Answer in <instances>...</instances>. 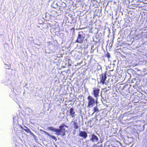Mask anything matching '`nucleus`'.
Listing matches in <instances>:
<instances>
[{"label":"nucleus","instance_id":"9b49d317","mask_svg":"<svg viewBox=\"0 0 147 147\" xmlns=\"http://www.w3.org/2000/svg\"><path fill=\"white\" fill-rule=\"evenodd\" d=\"M74 128L75 129H78L79 128V126L78 125V123L76 122L75 121H74Z\"/></svg>","mask_w":147,"mask_h":147},{"label":"nucleus","instance_id":"f8f14e48","mask_svg":"<svg viewBox=\"0 0 147 147\" xmlns=\"http://www.w3.org/2000/svg\"><path fill=\"white\" fill-rule=\"evenodd\" d=\"M92 11H95V12L94 13V17L93 18L94 19V18L96 17V16H97V15L96 14V12H99V10L98 9H93L92 10Z\"/></svg>","mask_w":147,"mask_h":147},{"label":"nucleus","instance_id":"4be33fe9","mask_svg":"<svg viewBox=\"0 0 147 147\" xmlns=\"http://www.w3.org/2000/svg\"><path fill=\"white\" fill-rule=\"evenodd\" d=\"M55 147H58L57 145H55Z\"/></svg>","mask_w":147,"mask_h":147},{"label":"nucleus","instance_id":"6ab92c4d","mask_svg":"<svg viewBox=\"0 0 147 147\" xmlns=\"http://www.w3.org/2000/svg\"><path fill=\"white\" fill-rule=\"evenodd\" d=\"M98 42V41H95L94 39H93V41L92 40V44H95V43H97Z\"/></svg>","mask_w":147,"mask_h":147},{"label":"nucleus","instance_id":"423d86ee","mask_svg":"<svg viewBox=\"0 0 147 147\" xmlns=\"http://www.w3.org/2000/svg\"><path fill=\"white\" fill-rule=\"evenodd\" d=\"M25 127L26 128V129H24V131H25L26 132L28 133H29L30 134L32 135L33 136L34 138H36V136L31 131L29 128H28L26 126H25Z\"/></svg>","mask_w":147,"mask_h":147},{"label":"nucleus","instance_id":"a211bd4d","mask_svg":"<svg viewBox=\"0 0 147 147\" xmlns=\"http://www.w3.org/2000/svg\"><path fill=\"white\" fill-rule=\"evenodd\" d=\"M92 106H94L95 104V100L92 98Z\"/></svg>","mask_w":147,"mask_h":147},{"label":"nucleus","instance_id":"393cba45","mask_svg":"<svg viewBox=\"0 0 147 147\" xmlns=\"http://www.w3.org/2000/svg\"><path fill=\"white\" fill-rule=\"evenodd\" d=\"M140 70L139 69H138V71H139Z\"/></svg>","mask_w":147,"mask_h":147},{"label":"nucleus","instance_id":"aec40b11","mask_svg":"<svg viewBox=\"0 0 147 147\" xmlns=\"http://www.w3.org/2000/svg\"><path fill=\"white\" fill-rule=\"evenodd\" d=\"M96 20L94 22V23L93 24H92V26H94V25H96Z\"/></svg>","mask_w":147,"mask_h":147},{"label":"nucleus","instance_id":"6e6552de","mask_svg":"<svg viewBox=\"0 0 147 147\" xmlns=\"http://www.w3.org/2000/svg\"><path fill=\"white\" fill-rule=\"evenodd\" d=\"M44 132L46 134L49 136L52 139L55 140V141H56L57 140V138L55 136H52L49 133L46 131H44Z\"/></svg>","mask_w":147,"mask_h":147},{"label":"nucleus","instance_id":"0eeeda50","mask_svg":"<svg viewBox=\"0 0 147 147\" xmlns=\"http://www.w3.org/2000/svg\"><path fill=\"white\" fill-rule=\"evenodd\" d=\"M107 78V76L105 74H102L101 75V79L100 81L102 83H104L105 82V81L106 80Z\"/></svg>","mask_w":147,"mask_h":147},{"label":"nucleus","instance_id":"7ed1b4c3","mask_svg":"<svg viewBox=\"0 0 147 147\" xmlns=\"http://www.w3.org/2000/svg\"><path fill=\"white\" fill-rule=\"evenodd\" d=\"M98 141V138L97 137L94 135V134H92V142H98L96 144L94 143V145L92 146V147H102V144H99Z\"/></svg>","mask_w":147,"mask_h":147},{"label":"nucleus","instance_id":"f3484780","mask_svg":"<svg viewBox=\"0 0 147 147\" xmlns=\"http://www.w3.org/2000/svg\"><path fill=\"white\" fill-rule=\"evenodd\" d=\"M97 3V2L96 1H95V0H92V4H93V5H92V7L94 6V4H96Z\"/></svg>","mask_w":147,"mask_h":147},{"label":"nucleus","instance_id":"2eb2a0df","mask_svg":"<svg viewBox=\"0 0 147 147\" xmlns=\"http://www.w3.org/2000/svg\"><path fill=\"white\" fill-rule=\"evenodd\" d=\"M111 88V86H108V87L106 86L105 88V89H106L107 90H109Z\"/></svg>","mask_w":147,"mask_h":147},{"label":"nucleus","instance_id":"ddd939ff","mask_svg":"<svg viewBox=\"0 0 147 147\" xmlns=\"http://www.w3.org/2000/svg\"><path fill=\"white\" fill-rule=\"evenodd\" d=\"M96 102V105L95 107H94L93 109V110L94 111V112H93V113H92V115L93 114V113H95L96 112L98 111V108L97 107V102Z\"/></svg>","mask_w":147,"mask_h":147},{"label":"nucleus","instance_id":"20e7f679","mask_svg":"<svg viewBox=\"0 0 147 147\" xmlns=\"http://www.w3.org/2000/svg\"><path fill=\"white\" fill-rule=\"evenodd\" d=\"M93 95L94 97L96 98V102H98L97 99L98 97L99 96L98 94L100 90L98 88H93Z\"/></svg>","mask_w":147,"mask_h":147},{"label":"nucleus","instance_id":"f03ea898","mask_svg":"<svg viewBox=\"0 0 147 147\" xmlns=\"http://www.w3.org/2000/svg\"><path fill=\"white\" fill-rule=\"evenodd\" d=\"M85 38V34L82 31L79 32L77 38L75 40V42L82 44L84 41Z\"/></svg>","mask_w":147,"mask_h":147},{"label":"nucleus","instance_id":"412c9836","mask_svg":"<svg viewBox=\"0 0 147 147\" xmlns=\"http://www.w3.org/2000/svg\"><path fill=\"white\" fill-rule=\"evenodd\" d=\"M98 25H97L96 26H93V28H94L95 29H96L97 28V26Z\"/></svg>","mask_w":147,"mask_h":147},{"label":"nucleus","instance_id":"b1692460","mask_svg":"<svg viewBox=\"0 0 147 147\" xmlns=\"http://www.w3.org/2000/svg\"><path fill=\"white\" fill-rule=\"evenodd\" d=\"M113 147H115V146H113Z\"/></svg>","mask_w":147,"mask_h":147},{"label":"nucleus","instance_id":"39448f33","mask_svg":"<svg viewBox=\"0 0 147 147\" xmlns=\"http://www.w3.org/2000/svg\"><path fill=\"white\" fill-rule=\"evenodd\" d=\"M79 136L82 137L84 138H86L87 136V135L86 132L85 131H81L80 132Z\"/></svg>","mask_w":147,"mask_h":147},{"label":"nucleus","instance_id":"1a4fd4ad","mask_svg":"<svg viewBox=\"0 0 147 147\" xmlns=\"http://www.w3.org/2000/svg\"><path fill=\"white\" fill-rule=\"evenodd\" d=\"M69 113L71 115L72 117H74L75 116L74 114L75 113V112L74 111L73 108H71L69 110Z\"/></svg>","mask_w":147,"mask_h":147},{"label":"nucleus","instance_id":"9d476101","mask_svg":"<svg viewBox=\"0 0 147 147\" xmlns=\"http://www.w3.org/2000/svg\"><path fill=\"white\" fill-rule=\"evenodd\" d=\"M88 99L90 100L88 104V106H90V105H92V98L91 96H89L88 97Z\"/></svg>","mask_w":147,"mask_h":147},{"label":"nucleus","instance_id":"4468645a","mask_svg":"<svg viewBox=\"0 0 147 147\" xmlns=\"http://www.w3.org/2000/svg\"><path fill=\"white\" fill-rule=\"evenodd\" d=\"M95 67H96V66L97 67V69L99 70L101 68V67L100 65H98V64H96V65H94Z\"/></svg>","mask_w":147,"mask_h":147},{"label":"nucleus","instance_id":"dca6fc26","mask_svg":"<svg viewBox=\"0 0 147 147\" xmlns=\"http://www.w3.org/2000/svg\"><path fill=\"white\" fill-rule=\"evenodd\" d=\"M106 57H107L108 58H109L110 57V54L108 52L105 55Z\"/></svg>","mask_w":147,"mask_h":147},{"label":"nucleus","instance_id":"f257e3e1","mask_svg":"<svg viewBox=\"0 0 147 147\" xmlns=\"http://www.w3.org/2000/svg\"><path fill=\"white\" fill-rule=\"evenodd\" d=\"M65 127L67 128L68 126L64 123H62L59 126V129L50 127H48V129L53 132H55V134L57 136H63L65 135L66 132V129Z\"/></svg>","mask_w":147,"mask_h":147},{"label":"nucleus","instance_id":"5701e85b","mask_svg":"<svg viewBox=\"0 0 147 147\" xmlns=\"http://www.w3.org/2000/svg\"><path fill=\"white\" fill-rule=\"evenodd\" d=\"M94 7H96V8H97L96 7V6H95Z\"/></svg>","mask_w":147,"mask_h":147}]
</instances>
